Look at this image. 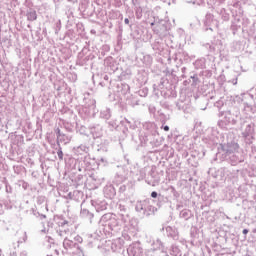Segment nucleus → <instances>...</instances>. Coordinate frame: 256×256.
I'll use <instances>...</instances> for the list:
<instances>
[{
  "mask_svg": "<svg viewBox=\"0 0 256 256\" xmlns=\"http://www.w3.org/2000/svg\"><path fill=\"white\" fill-rule=\"evenodd\" d=\"M97 151H102L103 153H106L107 145H102V144L98 145Z\"/></svg>",
  "mask_w": 256,
  "mask_h": 256,
  "instance_id": "64",
  "label": "nucleus"
},
{
  "mask_svg": "<svg viewBox=\"0 0 256 256\" xmlns=\"http://www.w3.org/2000/svg\"><path fill=\"white\" fill-rule=\"evenodd\" d=\"M141 253H143V248L140 242H133L127 248L128 256H139Z\"/></svg>",
  "mask_w": 256,
  "mask_h": 256,
  "instance_id": "18",
  "label": "nucleus"
},
{
  "mask_svg": "<svg viewBox=\"0 0 256 256\" xmlns=\"http://www.w3.org/2000/svg\"><path fill=\"white\" fill-rule=\"evenodd\" d=\"M63 253H73L74 255H83V250L81 249V246H79V243L65 238L63 241Z\"/></svg>",
  "mask_w": 256,
  "mask_h": 256,
  "instance_id": "10",
  "label": "nucleus"
},
{
  "mask_svg": "<svg viewBox=\"0 0 256 256\" xmlns=\"http://www.w3.org/2000/svg\"><path fill=\"white\" fill-rule=\"evenodd\" d=\"M148 204L149 200L147 199L137 201L135 204V211H137L141 217H145Z\"/></svg>",
  "mask_w": 256,
  "mask_h": 256,
  "instance_id": "19",
  "label": "nucleus"
},
{
  "mask_svg": "<svg viewBox=\"0 0 256 256\" xmlns=\"http://www.w3.org/2000/svg\"><path fill=\"white\" fill-rule=\"evenodd\" d=\"M149 242L151 244L152 251H157L163 247V242H161L160 239H156L153 241L150 240Z\"/></svg>",
  "mask_w": 256,
  "mask_h": 256,
  "instance_id": "38",
  "label": "nucleus"
},
{
  "mask_svg": "<svg viewBox=\"0 0 256 256\" xmlns=\"http://www.w3.org/2000/svg\"><path fill=\"white\" fill-rule=\"evenodd\" d=\"M27 21H37V11L33 8H29L26 11Z\"/></svg>",
  "mask_w": 256,
  "mask_h": 256,
  "instance_id": "36",
  "label": "nucleus"
},
{
  "mask_svg": "<svg viewBox=\"0 0 256 256\" xmlns=\"http://www.w3.org/2000/svg\"><path fill=\"white\" fill-rule=\"evenodd\" d=\"M108 125H109L110 129H115V131H120V127H119V124H117V121L110 120L108 122Z\"/></svg>",
  "mask_w": 256,
  "mask_h": 256,
  "instance_id": "54",
  "label": "nucleus"
},
{
  "mask_svg": "<svg viewBox=\"0 0 256 256\" xmlns=\"http://www.w3.org/2000/svg\"><path fill=\"white\" fill-rule=\"evenodd\" d=\"M157 207L151 205L148 202V206H146V212L144 214V217H150V215H155V213H157Z\"/></svg>",
  "mask_w": 256,
  "mask_h": 256,
  "instance_id": "37",
  "label": "nucleus"
},
{
  "mask_svg": "<svg viewBox=\"0 0 256 256\" xmlns=\"http://www.w3.org/2000/svg\"><path fill=\"white\" fill-rule=\"evenodd\" d=\"M55 133H56L58 143L59 142L64 143V145H67V143H71V139H72L71 135L61 132V129L59 128L55 129Z\"/></svg>",
  "mask_w": 256,
  "mask_h": 256,
  "instance_id": "22",
  "label": "nucleus"
},
{
  "mask_svg": "<svg viewBox=\"0 0 256 256\" xmlns=\"http://www.w3.org/2000/svg\"><path fill=\"white\" fill-rule=\"evenodd\" d=\"M220 15H221L223 21H229V19H230L229 12H227V10L225 8H222L220 10Z\"/></svg>",
  "mask_w": 256,
  "mask_h": 256,
  "instance_id": "50",
  "label": "nucleus"
},
{
  "mask_svg": "<svg viewBox=\"0 0 256 256\" xmlns=\"http://www.w3.org/2000/svg\"><path fill=\"white\" fill-rule=\"evenodd\" d=\"M219 27V22L215 19V16L211 13H207L204 19V30L213 31Z\"/></svg>",
  "mask_w": 256,
  "mask_h": 256,
  "instance_id": "13",
  "label": "nucleus"
},
{
  "mask_svg": "<svg viewBox=\"0 0 256 256\" xmlns=\"http://www.w3.org/2000/svg\"><path fill=\"white\" fill-rule=\"evenodd\" d=\"M100 221L105 229H109V231H117V227H119V220L117 219V215L115 214H104L101 217Z\"/></svg>",
  "mask_w": 256,
  "mask_h": 256,
  "instance_id": "8",
  "label": "nucleus"
},
{
  "mask_svg": "<svg viewBox=\"0 0 256 256\" xmlns=\"http://www.w3.org/2000/svg\"><path fill=\"white\" fill-rule=\"evenodd\" d=\"M89 129L93 139H101V137H103V133H105V130H103V126L101 124H91Z\"/></svg>",
  "mask_w": 256,
  "mask_h": 256,
  "instance_id": "16",
  "label": "nucleus"
},
{
  "mask_svg": "<svg viewBox=\"0 0 256 256\" xmlns=\"http://www.w3.org/2000/svg\"><path fill=\"white\" fill-rule=\"evenodd\" d=\"M20 185H21L22 189H24V191H27V189H29V183L25 182L24 180L20 181Z\"/></svg>",
  "mask_w": 256,
  "mask_h": 256,
  "instance_id": "62",
  "label": "nucleus"
},
{
  "mask_svg": "<svg viewBox=\"0 0 256 256\" xmlns=\"http://www.w3.org/2000/svg\"><path fill=\"white\" fill-rule=\"evenodd\" d=\"M80 217H82V219H87L89 223H93V219H95V214H93V212L89 211V209L87 208H81Z\"/></svg>",
  "mask_w": 256,
  "mask_h": 256,
  "instance_id": "28",
  "label": "nucleus"
},
{
  "mask_svg": "<svg viewBox=\"0 0 256 256\" xmlns=\"http://www.w3.org/2000/svg\"><path fill=\"white\" fill-rule=\"evenodd\" d=\"M190 237H191V240H190L191 245H197L198 239H199V233H197V229L194 228L193 230H191Z\"/></svg>",
  "mask_w": 256,
  "mask_h": 256,
  "instance_id": "41",
  "label": "nucleus"
},
{
  "mask_svg": "<svg viewBox=\"0 0 256 256\" xmlns=\"http://www.w3.org/2000/svg\"><path fill=\"white\" fill-rule=\"evenodd\" d=\"M165 231H166V235L170 239H173L174 241H177V239H179V232L177 231V228L171 227V226H167L165 228Z\"/></svg>",
  "mask_w": 256,
  "mask_h": 256,
  "instance_id": "29",
  "label": "nucleus"
},
{
  "mask_svg": "<svg viewBox=\"0 0 256 256\" xmlns=\"http://www.w3.org/2000/svg\"><path fill=\"white\" fill-rule=\"evenodd\" d=\"M118 211L120 217H122V221L127 223V219H129V207L123 204H118Z\"/></svg>",
  "mask_w": 256,
  "mask_h": 256,
  "instance_id": "26",
  "label": "nucleus"
},
{
  "mask_svg": "<svg viewBox=\"0 0 256 256\" xmlns=\"http://www.w3.org/2000/svg\"><path fill=\"white\" fill-rule=\"evenodd\" d=\"M136 94L138 97H147V95H149V89L147 87H143Z\"/></svg>",
  "mask_w": 256,
  "mask_h": 256,
  "instance_id": "48",
  "label": "nucleus"
},
{
  "mask_svg": "<svg viewBox=\"0 0 256 256\" xmlns=\"http://www.w3.org/2000/svg\"><path fill=\"white\" fill-rule=\"evenodd\" d=\"M118 89H120L122 95H127V93L131 91V87L127 83H121L120 85H118Z\"/></svg>",
  "mask_w": 256,
  "mask_h": 256,
  "instance_id": "44",
  "label": "nucleus"
},
{
  "mask_svg": "<svg viewBox=\"0 0 256 256\" xmlns=\"http://www.w3.org/2000/svg\"><path fill=\"white\" fill-rule=\"evenodd\" d=\"M111 108L104 107L100 109V119H104L105 121H109L111 119Z\"/></svg>",
  "mask_w": 256,
  "mask_h": 256,
  "instance_id": "33",
  "label": "nucleus"
},
{
  "mask_svg": "<svg viewBox=\"0 0 256 256\" xmlns=\"http://www.w3.org/2000/svg\"><path fill=\"white\" fill-rule=\"evenodd\" d=\"M237 103H242L243 109L246 115L249 113H255V97L252 94H241L240 96L235 97Z\"/></svg>",
  "mask_w": 256,
  "mask_h": 256,
  "instance_id": "5",
  "label": "nucleus"
},
{
  "mask_svg": "<svg viewBox=\"0 0 256 256\" xmlns=\"http://www.w3.org/2000/svg\"><path fill=\"white\" fill-rule=\"evenodd\" d=\"M239 129L242 131V135L245 139L251 137L253 139V133H255V123L251 120V116H246L241 120Z\"/></svg>",
  "mask_w": 256,
  "mask_h": 256,
  "instance_id": "7",
  "label": "nucleus"
},
{
  "mask_svg": "<svg viewBox=\"0 0 256 256\" xmlns=\"http://www.w3.org/2000/svg\"><path fill=\"white\" fill-rule=\"evenodd\" d=\"M180 219H184V221H189L191 217H193V212L189 209H183L179 213Z\"/></svg>",
  "mask_w": 256,
  "mask_h": 256,
  "instance_id": "35",
  "label": "nucleus"
},
{
  "mask_svg": "<svg viewBox=\"0 0 256 256\" xmlns=\"http://www.w3.org/2000/svg\"><path fill=\"white\" fill-rule=\"evenodd\" d=\"M175 87L171 84V86L164 92V97H177V91L174 89Z\"/></svg>",
  "mask_w": 256,
  "mask_h": 256,
  "instance_id": "43",
  "label": "nucleus"
},
{
  "mask_svg": "<svg viewBox=\"0 0 256 256\" xmlns=\"http://www.w3.org/2000/svg\"><path fill=\"white\" fill-rule=\"evenodd\" d=\"M152 49L156 51V53H161V51H163V46L159 42H154L152 44Z\"/></svg>",
  "mask_w": 256,
  "mask_h": 256,
  "instance_id": "52",
  "label": "nucleus"
},
{
  "mask_svg": "<svg viewBox=\"0 0 256 256\" xmlns=\"http://www.w3.org/2000/svg\"><path fill=\"white\" fill-rule=\"evenodd\" d=\"M124 181H127V173L125 172V169L121 168L114 176L113 183L114 185H122Z\"/></svg>",
  "mask_w": 256,
  "mask_h": 256,
  "instance_id": "20",
  "label": "nucleus"
},
{
  "mask_svg": "<svg viewBox=\"0 0 256 256\" xmlns=\"http://www.w3.org/2000/svg\"><path fill=\"white\" fill-rule=\"evenodd\" d=\"M127 103L130 105V107H137L141 105V100H139V95L131 94L130 96H127Z\"/></svg>",
  "mask_w": 256,
  "mask_h": 256,
  "instance_id": "30",
  "label": "nucleus"
},
{
  "mask_svg": "<svg viewBox=\"0 0 256 256\" xmlns=\"http://www.w3.org/2000/svg\"><path fill=\"white\" fill-rule=\"evenodd\" d=\"M150 196L152 198V203H154L158 209H161L166 203H171L169 195L165 196L157 191H152Z\"/></svg>",
  "mask_w": 256,
  "mask_h": 256,
  "instance_id": "11",
  "label": "nucleus"
},
{
  "mask_svg": "<svg viewBox=\"0 0 256 256\" xmlns=\"http://www.w3.org/2000/svg\"><path fill=\"white\" fill-rule=\"evenodd\" d=\"M143 129L146 131L144 135L140 136V143L142 147L149 145H159V132L157 131V124L154 122H146L143 124Z\"/></svg>",
  "mask_w": 256,
  "mask_h": 256,
  "instance_id": "2",
  "label": "nucleus"
},
{
  "mask_svg": "<svg viewBox=\"0 0 256 256\" xmlns=\"http://www.w3.org/2000/svg\"><path fill=\"white\" fill-rule=\"evenodd\" d=\"M169 87H171V82L167 78H161L158 84L153 85L154 91H160L161 95H164Z\"/></svg>",
  "mask_w": 256,
  "mask_h": 256,
  "instance_id": "17",
  "label": "nucleus"
},
{
  "mask_svg": "<svg viewBox=\"0 0 256 256\" xmlns=\"http://www.w3.org/2000/svg\"><path fill=\"white\" fill-rule=\"evenodd\" d=\"M217 149L216 161H227L232 166L245 161V156L239 152V144L233 140L219 144Z\"/></svg>",
  "mask_w": 256,
  "mask_h": 256,
  "instance_id": "1",
  "label": "nucleus"
},
{
  "mask_svg": "<svg viewBox=\"0 0 256 256\" xmlns=\"http://www.w3.org/2000/svg\"><path fill=\"white\" fill-rule=\"evenodd\" d=\"M65 225H69V221L67 220H61L58 222V226L61 228V229H64Z\"/></svg>",
  "mask_w": 256,
  "mask_h": 256,
  "instance_id": "63",
  "label": "nucleus"
},
{
  "mask_svg": "<svg viewBox=\"0 0 256 256\" xmlns=\"http://www.w3.org/2000/svg\"><path fill=\"white\" fill-rule=\"evenodd\" d=\"M23 243L21 240H17L15 242H12L9 247V255L8 256H17V249H19V244ZM21 255H26L25 253H21Z\"/></svg>",
  "mask_w": 256,
  "mask_h": 256,
  "instance_id": "32",
  "label": "nucleus"
},
{
  "mask_svg": "<svg viewBox=\"0 0 256 256\" xmlns=\"http://www.w3.org/2000/svg\"><path fill=\"white\" fill-rule=\"evenodd\" d=\"M56 153H57L58 159L60 161H63V150L61 149V146L58 145V148H56Z\"/></svg>",
  "mask_w": 256,
  "mask_h": 256,
  "instance_id": "59",
  "label": "nucleus"
},
{
  "mask_svg": "<svg viewBox=\"0 0 256 256\" xmlns=\"http://www.w3.org/2000/svg\"><path fill=\"white\" fill-rule=\"evenodd\" d=\"M132 36L134 37V39H140L141 37V30L136 29L132 32Z\"/></svg>",
  "mask_w": 256,
  "mask_h": 256,
  "instance_id": "61",
  "label": "nucleus"
},
{
  "mask_svg": "<svg viewBox=\"0 0 256 256\" xmlns=\"http://www.w3.org/2000/svg\"><path fill=\"white\" fill-rule=\"evenodd\" d=\"M91 205L92 207L95 208L97 213H99L101 211H105L107 209L108 204H107V201L105 200L97 199V200H91Z\"/></svg>",
  "mask_w": 256,
  "mask_h": 256,
  "instance_id": "23",
  "label": "nucleus"
},
{
  "mask_svg": "<svg viewBox=\"0 0 256 256\" xmlns=\"http://www.w3.org/2000/svg\"><path fill=\"white\" fill-rule=\"evenodd\" d=\"M118 127H120L119 131H122L120 141H123L127 137V135H129V129H131L132 131H135L137 129V124L135 123V120H129L127 118H124L120 121Z\"/></svg>",
  "mask_w": 256,
  "mask_h": 256,
  "instance_id": "9",
  "label": "nucleus"
},
{
  "mask_svg": "<svg viewBox=\"0 0 256 256\" xmlns=\"http://www.w3.org/2000/svg\"><path fill=\"white\" fill-rule=\"evenodd\" d=\"M209 177H212V179H216V181H219V173L218 170L215 168H210L208 170Z\"/></svg>",
  "mask_w": 256,
  "mask_h": 256,
  "instance_id": "45",
  "label": "nucleus"
},
{
  "mask_svg": "<svg viewBox=\"0 0 256 256\" xmlns=\"http://www.w3.org/2000/svg\"><path fill=\"white\" fill-rule=\"evenodd\" d=\"M131 187H133V183H130V184H120V186H119V193H125V191H127V189H131Z\"/></svg>",
  "mask_w": 256,
  "mask_h": 256,
  "instance_id": "49",
  "label": "nucleus"
},
{
  "mask_svg": "<svg viewBox=\"0 0 256 256\" xmlns=\"http://www.w3.org/2000/svg\"><path fill=\"white\" fill-rule=\"evenodd\" d=\"M104 63L108 69L112 70L113 73L119 69L117 66V63L115 62V59L111 56L105 58Z\"/></svg>",
  "mask_w": 256,
  "mask_h": 256,
  "instance_id": "31",
  "label": "nucleus"
},
{
  "mask_svg": "<svg viewBox=\"0 0 256 256\" xmlns=\"http://www.w3.org/2000/svg\"><path fill=\"white\" fill-rule=\"evenodd\" d=\"M93 163H95V160L91 159V156L87 154L84 156L81 164H75V169H78V171H83V169L84 171H87V169H93Z\"/></svg>",
  "mask_w": 256,
  "mask_h": 256,
  "instance_id": "15",
  "label": "nucleus"
},
{
  "mask_svg": "<svg viewBox=\"0 0 256 256\" xmlns=\"http://www.w3.org/2000/svg\"><path fill=\"white\" fill-rule=\"evenodd\" d=\"M169 253L171 256H181V249L179 248V246L173 244L169 250Z\"/></svg>",
  "mask_w": 256,
  "mask_h": 256,
  "instance_id": "42",
  "label": "nucleus"
},
{
  "mask_svg": "<svg viewBox=\"0 0 256 256\" xmlns=\"http://www.w3.org/2000/svg\"><path fill=\"white\" fill-rule=\"evenodd\" d=\"M24 170H25V167H23L22 165L13 166V171L16 175H21Z\"/></svg>",
  "mask_w": 256,
  "mask_h": 256,
  "instance_id": "53",
  "label": "nucleus"
},
{
  "mask_svg": "<svg viewBox=\"0 0 256 256\" xmlns=\"http://www.w3.org/2000/svg\"><path fill=\"white\" fill-rule=\"evenodd\" d=\"M157 113H158V115L160 117V121L162 123H165L166 121H169V114L163 113L162 110H158Z\"/></svg>",
  "mask_w": 256,
  "mask_h": 256,
  "instance_id": "47",
  "label": "nucleus"
},
{
  "mask_svg": "<svg viewBox=\"0 0 256 256\" xmlns=\"http://www.w3.org/2000/svg\"><path fill=\"white\" fill-rule=\"evenodd\" d=\"M219 117H224L222 120L218 121V125L222 129H225V127L229 125H240L241 121L245 118L241 115V110L237 107H233L225 112H220Z\"/></svg>",
  "mask_w": 256,
  "mask_h": 256,
  "instance_id": "3",
  "label": "nucleus"
},
{
  "mask_svg": "<svg viewBox=\"0 0 256 256\" xmlns=\"http://www.w3.org/2000/svg\"><path fill=\"white\" fill-rule=\"evenodd\" d=\"M203 143L207 145L210 149H213L215 145L219 144V137L215 134V132L210 131L206 134L203 139Z\"/></svg>",
  "mask_w": 256,
  "mask_h": 256,
  "instance_id": "14",
  "label": "nucleus"
},
{
  "mask_svg": "<svg viewBox=\"0 0 256 256\" xmlns=\"http://www.w3.org/2000/svg\"><path fill=\"white\" fill-rule=\"evenodd\" d=\"M166 191L170 193V195H173L174 201H178L179 197H181V194L175 189L173 186H169Z\"/></svg>",
  "mask_w": 256,
  "mask_h": 256,
  "instance_id": "39",
  "label": "nucleus"
},
{
  "mask_svg": "<svg viewBox=\"0 0 256 256\" xmlns=\"http://www.w3.org/2000/svg\"><path fill=\"white\" fill-rule=\"evenodd\" d=\"M232 17H233V20H232L230 29L233 35H236L237 31H239L241 27H242V31H246L245 26L247 25V21L249 20L248 19L245 20V18L243 17V9L242 8L233 9Z\"/></svg>",
  "mask_w": 256,
  "mask_h": 256,
  "instance_id": "4",
  "label": "nucleus"
},
{
  "mask_svg": "<svg viewBox=\"0 0 256 256\" xmlns=\"http://www.w3.org/2000/svg\"><path fill=\"white\" fill-rule=\"evenodd\" d=\"M180 61H189V54L187 52L179 53Z\"/></svg>",
  "mask_w": 256,
  "mask_h": 256,
  "instance_id": "58",
  "label": "nucleus"
},
{
  "mask_svg": "<svg viewBox=\"0 0 256 256\" xmlns=\"http://www.w3.org/2000/svg\"><path fill=\"white\" fill-rule=\"evenodd\" d=\"M229 177V170L226 167L218 169V181H225Z\"/></svg>",
  "mask_w": 256,
  "mask_h": 256,
  "instance_id": "34",
  "label": "nucleus"
},
{
  "mask_svg": "<svg viewBox=\"0 0 256 256\" xmlns=\"http://www.w3.org/2000/svg\"><path fill=\"white\" fill-rule=\"evenodd\" d=\"M206 47L209 48L210 53H213L216 49L220 50L223 47V42L218 38H214L211 44H206Z\"/></svg>",
  "mask_w": 256,
  "mask_h": 256,
  "instance_id": "27",
  "label": "nucleus"
},
{
  "mask_svg": "<svg viewBox=\"0 0 256 256\" xmlns=\"http://www.w3.org/2000/svg\"><path fill=\"white\" fill-rule=\"evenodd\" d=\"M56 233L57 235H59V237H65V235L69 233V229L59 228L58 230H56Z\"/></svg>",
  "mask_w": 256,
  "mask_h": 256,
  "instance_id": "56",
  "label": "nucleus"
},
{
  "mask_svg": "<svg viewBox=\"0 0 256 256\" xmlns=\"http://www.w3.org/2000/svg\"><path fill=\"white\" fill-rule=\"evenodd\" d=\"M190 79H192V87H197V85L201 83L197 74H193L192 76H190Z\"/></svg>",
  "mask_w": 256,
  "mask_h": 256,
  "instance_id": "51",
  "label": "nucleus"
},
{
  "mask_svg": "<svg viewBox=\"0 0 256 256\" xmlns=\"http://www.w3.org/2000/svg\"><path fill=\"white\" fill-rule=\"evenodd\" d=\"M176 109H178V111H185V109H187V105H185V102L183 101L176 102Z\"/></svg>",
  "mask_w": 256,
  "mask_h": 256,
  "instance_id": "55",
  "label": "nucleus"
},
{
  "mask_svg": "<svg viewBox=\"0 0 256 256\" xmlns=\"http://www.w3.org/2000/svg\"><path fill=\"white\" fill-rule=\"evenodd\" d=\"M73 151L75 153V155H89V151H90V148L89 146L87 145V143H83V144H80L78 146H75L73 148Z\"/></svg>",
  "mask_w": 256,
  "mask_h": 256,
  "instance_id": "25",
  "label": "nucleus"
},
{
  "mask_svg": "<svg viewBox=\"0 0 256 256\" xmlns=\"http://www.w3.org/2000/svg\"><path fill=\"white\" fill-rule=\"evenodd\" d=\"M142 62L146 67H151V63H153V57L151 55H145L143 56Z\"/></svg>",
  "mask_w": 256,
  "mask_h": 256,
  "instance_id": "46",
  "label": "nucleus"
},
{
  "mask_svg": "<svg viewBox=\"0 0 256 256\" xmlns=\"http://www.w3.org/2000/svg\"><path fill=\"white\" fill-rule=\"evenodd\" d=\"M54 31H55V35H59V31H61V20H58L55 23Z\"/></svg>",
  "mask_w": 256,
  "mask_h": 256,
  "instance_id": "57",
  "label": "nucleus"
},
{
  "mask_svg": "<svg viewBox=\"0 0 256 256\" xmlns=\"http://www.w3.org/2000/svg\"><path fill=\"white\" fill-rule=\"evenodd\" d=\"M160 181L161 176L159 175V173L155 172V170H151L146 179V183H148V185H152V187H155V185H158Z\"/></svg>",
  "mask_w": 256,
  "mask_h": 256,
  "instance_id": "21",
  "label": "nucleus"
},
{
  "mask_svg": "<svg viewBox=\"0 0 256 256\" xmlns=\"http://www.w3.org/2000/svg\"><path fill=\"white\" fill-rule=\"evenodd\" d=\"M87 53H89V48L85 46L82 49V51L78 54V59H77L76 63L80 67H84V65H87V63H89V61H91V59H93V57H95L91 54L87 55ZM85 55H87V56H85Z\"/></svg>",
  "mask_w": 256,
  "mask_h": 256,
  "instance_id": "12",
  "label": "nucleus"
},
{
  "mask_svg": "<svg viewBox=\"0 0 256 256\" xmlns=\"http://www.w3.org/2000/svg\"><path fill=\"white\" fill-rule=\"evenodd\" d=\"M103 193L106 199H114L115 195H117V190L113 184H107L103 189Z\"/></svg>",
  "mask_w": 256,
  "mask_h": 256,
  "instance_id": "24",
  "label": "nucleus"
},
{
  "mask_svg": "<svg viewBox=\"0 0 256 256\" xmlns=\"http://www.w3.org/2000/svg\"><path fill=\"white\" fill-rule=\"evenodd\" d=\"M135 16H136V19H141V17H143V9H141V7L136 9Z\"/></svg>",
  "mask_w": 256,
  "mask_h": 256,
  "instance_id": "60",
  "label": "nucleus"
},
{
  "mask_svg": "<svg viewBox=\"0 0 256 256\" xmlns=\"http://www.w3.org/2000/svg\"><path fill=\"white\" fill-rule=\"evenodd\" d=\"M83 111L89 117H95L99 110H97V101L91 97L90 94H84L83 97Z\"/></svg>",
  "mask_w": 256,
  "mask_h": 256,
  "instance_id": "6",
  "label": "nucleus"
},
{
  "mask_svg": "<svg viewBox=\"0 0 256 256\" xmlns=\"http://www.w3.org/2000/svg\"><path fill=\"white\" fill-rule=\"evenodd\" d=\"M207 60L205 58H199L194 62L195 69H205Z\"/></svg>",
  "mask_w": 256,
  "mask_h": 256,
  "instance_id": "40",
  "label": "nucleus"
}]
</instances>
